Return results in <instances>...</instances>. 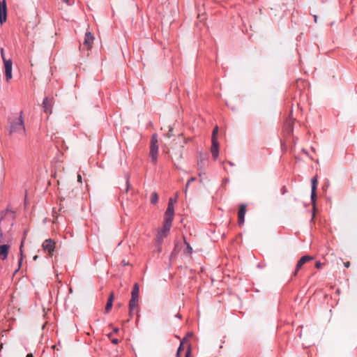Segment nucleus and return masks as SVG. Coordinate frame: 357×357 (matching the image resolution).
<instances>
[{
  "label": "nucleus",
  "instance_id": "1",
  "mask_svg": "<svg viewBox=\"0 0 357 357\" xmlns=\"http://www.w3.org/2000/svg\"><path fill=\"white\" fill-rule=\"evenodd\" d=\"M9 133L10 135L13 133L17 134H24L25 133V126H24V121L23 118V112H20V116L17 119L12 120L10 122L9 126Z\"/></svg>",
  "mask_w": 357,
  "mask_h": 357
},
{
  "label": "nucleus",
  "instance_id": "2",
  "mask_svg": "<svg viewBox=\"0 0 357 357\" xmlns=\"http://www.w3.org/2000/svg\"><path fill=\"white\" fill-rule=\"evenodd\" d=\"M139 294V286L137 283H135L131 292V298L129 301V307L131 310H134L138 306Z\"/></svg>",
  "mask_w": 357,
  "mask_h": 357
},
{
  "label": "nucleus",
  "instance_id": "3",
  "mask_svg": "<svg viewBox=\"0 0 357 357\" xmlns=\"http://www.w3.org/2000/svg\"><path fill=\"white\" fill-rule=\"evenodd\" d=\"M312 188H311V202L313 205L314 209L316 206L317 200V189L318 185L317 176H314L311 179Z\"/></svg>",
  "mask_w": 357,
  "mask_h": 357
},
{
  "label": "nucleus",
  "instance_id": "4",
  "mask_svg": "<svg viewBox=\"0 0 357 357\" xmlns=\"http://www.w3.org/2000/svg\"><path fill=\"white\" fill-rule=\"evenodd\" d=\"M42 247L44 251L48 252L50 255H52L56 247V243L52 238H48L44 241Z\"/></svg>",
  "mask_w": 357,
  "mask_h": 357
},
{
  "label": "nucleus",
  "instance_id": "5",
  "mask_svg": "<svg viewBox=\"0 0 357 357\" xmlns=\"http://www.w3.org/2000/svg\"><path fill=\"white\" fill-rule=\"evenodd\" d=\"M313 259V257L309 255L303 256L297 262L296 266V269L293 273V276L296 277L298 275V271L302 268V266L307 261H310Z\"/></svg>",
  "mask_w": 357,
  "mask_h": 357
},
{
  "label": "nucleus",
  "instance_id": "6",
  "mask_svg": "<svg viewBox=\"0 0 357 357\" xmlns=\"http://www.w3.org/2000/svg\"><path fill=\"white\" fill-rule=\"evenodd\" d=\"M4 68H5V75L7 81H9L12 79V68H13V61L10 59H4Z\"/></svg>",
  "mask_w": 357,
  "mask_h": 357
},
{
  "label": "nucleus",
  "instance_id": "7",
  "mask_svg": "<svg viewBox=\"0 0 357 357\" xmlns=\"http://www.w3.org/2000/svg\"><path fill=\"white\" fill-rule=\"evenodd\" d=\"M167 235L162 233L160 231L158 230L156 237H155V246L157 248V252H162V244L163 243V239L167 237Z\"/></svg>",
  "mask_w": 357,
  "mask_h": 357
},
{
  "label": "nucleus",
  "instance_id": "8",
  "mask_svg": "<svg viewBox=\"0 0 357 357\" xmlns=\"http://www.w3.org/2000/svg\"><path fill=\"white\" fill-rule=\"evenodd\" d=\"M7 18V7L5 0L0 2V24H3Z\"/></svg>",
  "mask_w": 357,
  "mask_h": 357
},
{
  "label": "nucleus",
  "instance_id": "9",
  "mask_svg": "<svg viewBox=\"0 0 357 357\" xmlns=\"http://www.w3.org/2000/svg\"><path fill=\"white\" fill-rule=\"evenodd\" d=\"M158 153V144H154V142L151 143L149 155H150V157L151 159V162L153 164H155L157 162Z\"/></svg>",
  "mask_w": 357,
  "mask_h": 357
},
{
  "label": "nucleus",
  "instance_id": "10",
  "mask_svg": "<svg viewBox=\"0 0 357 357\" xmlns=\"http://www.w3.org/2000/svg\"><path fill=\"white\" fill-rule=\"evenodd\" d=\"M211 154L214 160H216L219 155V142L217 139H212Z\"/></svg>",
  "mask_w": 357,
  "mask_h": 357
},
{
  "label": "nucleus",
  "instance_id": "11",
  "mask_svg": "<svg viewBox=\"0 0 357 357\" xmlns=\"http://www.w3.org/2000/svg\"><path fill=\"white\" fill-rule=\"evenodd\" d=\"M246 212V205L245 204H241L240 206L238 212V225L241 226L243 225L245 221V215Z\"/></svg>",
  "mask_w": 357,
  "mask_h": 357
},
{
  "label": "nucleus",
  "instance_id": "12",
  "mask_svg": "<svg viewBox=\"0 0 357 357\" xmlns=\"http://www.w3.org/2000/svg\"><path fill=\"white\" fill-rule=\"evenodd\" d=\"M94 40V37L93 34L89 32L86 31L85 33L84 39L83 41V44L88 48L91 49L92 47V44Z\"/></svg>",
  "mask_w": 357,
  "mask_h": 357
},
{
  "label": "nucleus",
  "instance_id": "13",
  "mask_svg": "<svg viewBox=\"0 0 357 357\" xmlns=\"http://www.w3.org/2000/svg\"><path fill=\"white\" fill-rule=\"evenodd\" d=\"M43 109L45 113H52V100L45 97L43 100Z\"/></svg>",
  "mask_w": 357,
  "mask_h": 357
},
{
  "label": "nucleus",
  "instance_id": "14",
  "mask_svg": "<svg viewBox=\"0 0 357 357\" xmlns=\"http://www.w3.org/2000/svg\"><path fill=\"white\" fill-rule=\"evenodd\" d=\"M172 221L170 220V218L165 219L162 228L158 230L160 231L162 233L168 235L172 227Z\"/></svg>",
  "mask_w": 357,
  "mask_h": 357
},
{
  "label": "nucleus",
  "instance_id": "15",
  "mask_svg": "<svg viewBox=\"0 0 357 357\" xmlns=\"http://www.w3.org/2000/svg\"><path fill=\"white\" fill-rule=\"evenodd\" d=\"M174 215V208L173 204L168 203L167 208L165 211V219L170 218V220L173 221Z\"/></svg>",
  "mask_w": 357,
  "mask_h": 357
},
{
  "label": "nucleus",
  "instance_id": "16",
  "mask_svg": "<svg viewBox=\"0 0 357 357\" xmlns=\"http://www.w3.org/2000/svg\"><path fill=\"white\" fill-rule=\"evenodd\" d=\"M9 248H10V246L6 244L0 245V256L1 257L3 260H4L7 258L8 255Z\"/></svg>",
  "mask_w": 357,
  "mask_h": 357
},
{
  "label": "nucleus",
  "instance_id": "17",
  "mask_svg": "<svg viewBox=\"0 0 357 357\" xmlns=\"http://www.w3.org/2000/svg\"><path fill=\"white\" fill-rule=\"evenodd\" d=\"M114 293L112 292L109 295V297L107 300V304H106V306H105V313H108L112 307V305H113V301H114Z\"/></svg>",
  "mask_w": 357,
  "mask_h": 357
},
{
  "label": "nucleus",
  "instance_id": "18",
  "mask_svg": "<svg viewBox=\"0 0 357 357\" xmlns=\"http://www.w3.org/2000/svg\"><path fill=\"white\" fill-rule=\"evenodd\" d=\"M158 196L157 192H153L151 194V203L153 204H155L158 202Z\"/></svg>",
  "mask_w": 357,
  "mask_h": 357
},
{
  "label": "nucleus",
  "instance_id": "19",
  "mask_svg": "<svg viewBox=\"0 0 357 357\" xmlns=\"http://www.w3.org/2000/svg\"><path fill=\"white\" fill-rule=\"evenodd\" d=\"M24 238H25V237H24V238L22 239V241L21 242L20 248V266L22 264V257H23L22 248H23V245H24Z\"/></svg>",
  "mask_w": 357,
  "mask_h": 357
},
{
  "label": "nucleus",
  "instance_id": "20",
  "mask_svg": "<svg viewBox=\"0 0 357 357\" xmlns=\"http://www.w3.org/2000/svg\"><path fill=\"white\" fill-rule=\"evenodd\" d=\"M185 339L181 341L178 348V350H177V352H176V356L177 357H180V355H181V352L183 350V342H184Z\"/></svg>",
  "mask_w": 357,
  "mask_h": 357
},
{
  "label": "nucleus",
  "instance_id": "21",
  "mask_svg": "<svg viewBox=\"0 0 357 357\" xmlns=\"http://www.w3.org/2000/svg\"><path fill=\"white\" fill-rule=\"evenodd\" d=\"M185 243L186 244V248H185V252L186 254L190 255L192 252V248L190 246V245L188 243H187L186 241H185Z\"/></svg>",
  "mask_w": 357,
  "mask_h": 357
},
{
  "label": "nucleus",
  "instance_id": "22",
  "mask_svg": "<svg viewBox=\"0 0 357 357\" xmlns=\"http://www.w3.org/2000/svg\"><path fill=\"white\" fill-rule=\"evenodd\" d=\"M130 188V183H129V176L126 175V189L125 191L127 192Z\"/></svg>",
  "mask_w": 357,
  "mask_h": 357
},
{
  "label": "nucleus",
  "instance_id": "23",
  "mask_svg": "<svg viewBox=\"0 0 357 357\" xmlns=\"http://www.w3.org/2000/svg\"><path fill=\"white\" fill-rule=\"evenodd\" d=\"M218 127L216 126L213 128V132H212V139H217L216 138V135L218 134Z\"/></svg>",
  "mask_w": 357,
  "mask_h": 357
},
{
  "label": "nucleus",
  "instance_id": "24",
  "mask_svg": "<svg viewBox=\"0 0 357 357\" xmlns=\"http://www.w3.org/2000/svg\"><path fill=\"white\" fill-rule=\"evenodd\" d=\"M153 142H154V144H158V139H157L156 135H153L151 137V143H153Z\"/></svg>",
  "mask_w": 357,
  "mask_h": 357
},
{
  "label": "nucleus",
  "instance_id": "25",
  "mask_svg": "<svg viewBox=\"0 0 357 357\" xmlns=\"http://www.w3.org/2000/svg\"><path fill=\"white\" fill-rule=\"evenodd\" d=\"M173 130L172 128H169L168 132L165 135L167 137L170 138L172 136V132Z\"/></svg>",
  "mask_w": 357,
  "mask_h": 357
},
{
  "label": "nucleus",
  "instance_id": "26",
  "mask_svg": "<svg viewBox=\"0 0 357 357\" xmlns=\"http://www.w3.org/2000/svg\"><path fill=\"white\" fill-rule=\"evenodd\" d=\"M190 355H191V348H190V346H189L188 350L186 351L185 357H190Z\"/></svg>",
  "mask_w": 357,
  "mask_h": 357
},
{
  "label": "nucleus",
  "instance_id": "27",
  "mask_svg": "<svg viewBox=\"0 0 357 357\" xmlns=\"http://www.w3.org/2000/svg\"><path fill=\"white\" fill-rule=\"evenodd\" d=\"M0 52H1V58H2V60H3V61H4V59H6V57H5V54H4V50H3V48H1Z\"/></svg>",
  "mask_w": 357,
  "mask_h": 357
},
{
  "label": "nucleus",
  "instance_id": "28",
  "mask_svg": "<svg viewBox=\"0 0 357 357\" xmlns=\"http://www.w3.org/2000/svg\"><path fill=\"white\" fill-rule=\"evenodd\" d=\"M6 213H10L12 218H15V212L13 211L10 210V209H6Z\"/></svg>",
  "mask_w": 357,
  "mask_h": 357
},
{
  "label": "nucleus",
  "instance_id": "29",
  "mask_svg": "<svg viewBox=\"0 0 357 357\" xmlns=\"http://www.w3.org/2000/svg\"><path fill=\"white\" fill-rule=\"evenodd\" d=\"M322 266H323V264L321 263L320 261H317L315 264V267L317 268H320Z\"/></svg>",
  "mask_w": 357,
  "mask_h": 357
},
{
  "label": "nucleus",
  "instance_id": "30",
  "mask_svg": "<svg viewBox=\"0 0 357 357\" xmlns=\"http://www.w3.org/2000/svg\"><path fill=\"white\" fill-rule=\"evenodd\" d=\"M111 342L114 344H117L119 343V340L116 338H114L111 340Z\"/></svg>",
  "mask_w": 357,
  "mask_h": 357
},
{
  "label": "nucleus",
  "instance_id": "31",
  "mask_svg": "<svg viewBox=\"0 0 357 357\" xmlns=\"http://www.w3.org/2000/svg\"><path fill=\"white\" fill-rule=\"evenodd\" d=\"M195 180H196L195 177H191L188 181V183H190L191 182H192Z\"/></svg>",
  "mask_w": 357,
  "mask_h": 357
},
{
  "label": "nucleus",
  "instance_id": "32",
  "mask_svg": "<svg viewBox=\"0 0 357 357\" xmlns=\"http://www.w3.org/2000/svg\"><path fill=\"white\" fill-rule=\"evenodd\" d=\"M133 310H131L130 308L129 307V315H130V317L132 318V316H133Z\"/></svg>",
  "mask_w": 357,
  "mask_h": 357
},
{
  "label": "nucleus",
  "instance_id": "33",
  "mask_svg": "<svg viewBox=\"0 0 357 357\" xmlns=\"http://www.w3.org/2000/svg\"><path fill=\"white\" fill-rule=\"evenodd\" d=\"M77 181L79 182L82 183V176L79 174H78V176H77Z\"/></svg>",
  "mask_w": 357,
  "mask_h": 357
},
{
  "label": "nucleus",
  "instance_id": "34",
  "mask_svg": "<svg viewBox=\"0 0 357 357\" xmlns=\"http://www.w3.org/2000/svg\"><path fill=\"white\" fill-rule=\"evenodd\" d=\"M119 329L118 328H114L113 330V333H117L119 332Z\"/></svg>",
  "mask_w": 357,
  "mask_h": 357
},
{
  "label": "nucleus",
  "instance_id": "35",
  "mask_svg": "<svg viewBox=\"0 0 357 357\" xmlns=\"http://www.w3.org/2000/svg\"><path fill=\"white\" fill-rule=\"evenodd\" d=\"M63 1L67 4V5H70V0H63Z\"/></svg>",
  "mask_w": 357,
  "mask_h": 357
},
{
  "label": "nucleus",
  "instance_id": "36",
  "mask_svg": "<svg viewBox=\"0 0 357 357\" xmlns=\"http://www.w3.org/2000/svg\"><path fill=\"white\" fill-rule=\"evenodd\" d=\"M227 163L231 167L234 166V163L232 162L231 161H228Z\"/></svg>",
  "mask_w": 357,
  "mask_h": 357
},
{
  "label": "nucleus",
  "instance_id": "37",
  "mask_svg": "<svg viewBox=\"0 0 357 357\" xmlns=\"http://www.w3.org/2000/svg\"><path fill=\"white\" fill-rule=\"evenodd\" d=\"M344 266L348 268L349 266V262L347 261V262L344 263Z\"/></svg>",
  "mask_w": 357,
  "mask_h": 357
},
{
  "label": "nucleus",
  "instance_id": "38",
  "mask_svg": "<svg viewBox=\"0 0 357 357\" xmlns=\"http://www.w3.org/2000/svg\"><path fill=\"white\" fill-rule=\"evenodd\" d=\"M176 317H177L178 319H181V315L179 313H178V314H176Z\"/></svg>",
  "mask_w": 357,
  "mask_h": 357
},
{
  "label": "nucleus",
  "instance_id": "39",
  "mask_svg": "<svg viewBox=\"0 0 357 357\" xmlns=\"http://www.w3.org/2000/svg\"><path fill=\"white\" fill-rule=\"evenodd\" d=\"M26 357H33V354H28L26 355Z\"/></svg>",
  "mask_w": 357,
  "mask_h": 357
},
{
  "label": "nucleus",
  "instance_id": "40",
  "mask_svg": "<svg viewBox=\"0 0 357 357\" xmlns=\"http://www.w3.org/2000/svg\"><path fill=\"white\" fill-rule=\"evenodd\" d=\"M228 181H229V179H228V178H225L224 179V182H225V183H226L227 182H228Z\"/></svg>",
  "mask_w": 357,
  "mask_h": 357
},
{
  "label": "nucleus",
  "instance_id": "41",
  "mask_svg": "<svg viewBox=\"0 0 357 357\" xmlns=\"http://www.w3.org/2000/svg\"><path fill=\"white\" fill-rule=\"evenodd\" d=\"M37 259H38V256H37V255H35V256L33 257V260H36Z\"/></svg>",
  "mask_w": 357,
  "mask_h": 357
},
{
  "label": "nucleus",
  "instance_id": "42",
  "mask_svg": "<svg viewBox=\"0 0 357 357\" xmlns=\"http://www.w3.org/2000/svg\"><path fill=\"white\" fill-rule=\"evenodd\" d=\"M169 203H172V198L169 199Z\"/></svg>",
  "mask_w": 357,
  "mask_h": 357
},
{
  "label": "nucleus",
  "instance_id": "43",
  "mask_svg": "<svg viewBox=\"0 0 357 357\" xmlns=\"http://www.w3.org/2000/svg\"><path fill=\"white\" fill-rule=\"evenodd\" d=\"M314 21L316 22L317 21V16L316 15L314 16Z\"/></svg>",
  "mask_w": 357,
  "mask_h": 357
},
{
  "label": "nucleus",
  "instance_id": "44",
  "mask_svg": "<svg viewBox=\"0 0 357 357\" xmlns=\"http://www.w3.org/2000/svg\"><path fill=\"white\" fill-rule=\"evenodd\" d=\"M188 185H190V183H188V181L187 184H186V188L188 187Z\"/></svg>",
  "mask_w": 357,
  "mask_h": 357
},
{
  "label": "nucleus",
  "instance_id": "45",
  "mask_svg": "<svg viewBox=\"0 0 357 357\" xmlns=\"http://www.w3.org/2000/svg\"><path fill=\"white\" fill-rule=\"evenodd\" d=\"M20 266H21V265L20 266L19 265V267H18V268L16 269V271H19V268H20Z\"/></svg>",
  "mask_w": 357,
  "mask_h": 357
},
{
  "label": "nucleus",
  "instance_id": "46",
  "mask_svg": "<svg viewBox=\"0 0 357 357\" xmlns=\"http://www.w3.org/2000/svg\"><path fill=\"white\" fill-rule=\"evenodd\" d=\"M20 266H21V265L20 266L19 265V267H18V268L16 269V271H19V268H20Z\"/></svg>",
  "mask_w": 357,
  "mask_h": 357
},
{
  "label": "nucleus",
  "instance_id": "47",
  "mask_svg": "<svg viewBox=\"0 0 357 357\" xmlns=\"http://www.w3.org/2000/svg\"><path fill=\"white\" fill-rule=\"evenodd\" d=\"M2 347H3V344H1L0 346V350H1Z\"/></svg>",
  "mask_w": 357,
  "mask_h": 357
},
{
  "label": "nucleus",
  "instance_id": "48",
  "mask_svg": "<svg viewBox=\"0 0 357 357\" xmlns=\"http://www.w3.org/2000/svg\"><path fill=\"white\" fill-rule=\"evenodd\" d=\"M112 335V333H109V334L108 335V336H109V337H110Z\"/></svg>",
  "mask_w": 357,
  "mask_h": 357
}]
</instances>
